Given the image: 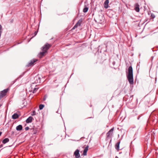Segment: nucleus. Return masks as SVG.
I'll return each instance as SVG.
<instances>
[{"instance_id": "16", "label": "nucleus", "mask_w": 158, "mask_h": 158, "mask_svg": "<svg viewBox=\"0 0 158 158\" xmlns=\"http://www.w3.org/2000/svg\"><path fill=\"white\" fill-rule=\"evenodd\" d=\"M88 7L86 6H85V7L83 9V11L84 12L86 13L88 11Z\"/></svg>"}, {"instance_id": "23", "label": "nucleus", "mask_w": 158, "mask_h": 158, "mask_svg": "<svg viewBox=\"0 0 158 158\" xmlns=\"http://www.w3.org/2000/svg\"><path fill=\"white\" fill-rule=\"evenodd\" d=\"M77 27L76 26V27L75 26V25L74 27L72 28V30H74V29L75 28Z\"/></svg>"}, {"instance_id": "4", "label": "nucleus", "mask_w": 158, "mask_h": 158, "mask_svg": "<svg viewBox=\"0 0 158 158\" xmlns=\"http://www.w3.org/2000/svg\"><path fill=\"white\" fill-rule=\"evenodd\" d=\"M114 130V128H112L107 133L106 136L107 138L109 137L111 138L113 134Z\"/></svg>"}, {"instance_id": "26", "label": "nucleus", "mask_w": 158, "mask_h": 158, "mask_svg": "<svg viewBox=\"0 0 158 158\" xmlns=\"http://www.w3.org/2000/svg\"><path fill=\"white\" fill-rule=\"evenodd\" d=\"M3 146V144H1V145H0V148L2 147Z\"/></svg>"}, {"instance_id": "13", "label": "nucleus", "mask_w": 158, "mask_h": 158, "mask_svg": "<svg viewBox=\"0 0 158 158\" xmlns=\"http://www.w3.org/2000/svg\"><path fill=\"white\" fill-rule=\"evenodd\" d=\"M22 126L21 125H19L16 127V129L18 131H19L22 129Z\"/></svg>"}, {"instance_id": "3", "label": "nucleus", "mask_w": 158, "mask_h": 158, "mask_svg": "<svg viewBox=\"0 0 158 158\" xmlns=\"http://www.w3.org/2000/svg\"><path fill=\"white\" fill-rule=\"evenodd\" d=\"M8 90V89H6L0 92V98H2L4 96Z\"/></svg>"}, {"instance_id": "12", "label": "nucleus", "mask_w": 158, "mask_h": 158, "mask_svg": "<svg viewBox=\"0 0 158 158\" xmlns=\"http://www.w3.org/2000/svg\"><path fill=\"white\" fill-rule=\"evenodd\" d=\"M19 115L17 113H15L13 115H12V118L13 119H15L18 118L19 117Z\"/></svg>"}, {"instance_id": "14", "label": "nucleus", "mask_w": 158, "mask_h": 158, "mask_svg": "<svg viewBox=\"0 0 158 158\" xmlns=\"http://www.w3.org/2000/svg\"><path fill=\"white\" fill-rule=\"evenodd\" d=\"M9 141V139L8 138H6L4 139L2 141V143L3 144H5L8 142Z\"/></svg>"}, {"instance_id": "19", "label": "nucleus", "mask_w": 158, "mask_h": 158, "mask_svg": "<svg viewBox=\"0 0 158 158\" xmlns=\"http://www.w3.org/2000/svg\"><path fill=\"white\" fill-rule=\"evenodd\" d=\"M155 133L154 132V131H153L152 133H151L152 136H154V135H155Z\"/></svg>"}, {"instance_id": "15", "label": "nucleus", "mask_w": 158, "mask_h": 158, "mask_svg": "<svg viewBox=\"0 0 158 158\" xmlns=\"http://www.w3.org/2000/svg\"><path fill=\"white\" fill-rule=\"evenodd\" d=\"M120 142H118L115 145V147L116 149L118 150L119 149V145Z\"/></svg>"}, {"instance_id": "21", "label": "nucleus", "mask_w": 158, "mask_h": 158, "mask_svg": "<svg viewBox=\"0 0 158 158\" xmlns=\"http://www.w3.org/2000/svg\"><path fill=\"white\" fill-rule=\"evenodd\" d=\"M47 97L46 96H45L43 98V100L45 101Z\"/></svg>"}, {"instance_id": "22", "label": "nucleus", "mask_w": 158, "mask_h": 158, "mask_svg": "<svg viewBox=\"0 0 158 158\" xmlns=\"http://www.w3.org/2000/svg\"><path fill=\"white\" fill-rule=\"evenodd\" d=\"M25 130L27 131L29 129V127H26L25 128Z\"/></svg>"}, {"instance_id": "27", "label": "nucleus", "mask_w": 158, "mask_h": 158, "mask_svg": "<svg viewBox=\"0 0 158 158\" xmlns=\"http://www.w3.org/2000/svg\"><path fill=\"white\" fill-rule=\"evenodd\" d=\"M2 134V132H0V136Z\"/></svg>"}, {"instance_id": "11", "label": "nucleus", "mask_w": 158, "mask_h": 158, "mask_svg": "<svg viewBox=\"0 0 158 158\" xmlns=\"http://www.w3.org/2000/svg\"><path fill=\"white\" fill-rule=\"evenodd\" d=\"M88 146H87L85 148L83 152V155L84 156H86L87 155V152L88 151Z\"/></svg>"}, {"instance_id": "29", "label": "nucleus", "mask_w": 158, "mask_h": 158, "mask_svg": "<svg viewBox=\"0 0 158 158\" xmlns=\"http://www.w3.org/2000/svg\"><path fill=\"white\" fill-rule=\"evenodd\" d=\"M1 105H0V107H1Z\"/></svg>"}, {"instance_id": "24", "label": "nucleus", "mask_w": 158, "mask_h": 158, "mask_svg": "<svg viewBox=\"0 0 158 158\" xmlns=\"http://www.w3.org/2000/svg\"><path fill=\"white\" fill-rule=\"evenodd\" d=\"M37 31H35L34 32V34H35V35H36V34H37Z\"/></svg>"}, {"instance_id": "20", "label": "nucleus", "mask_w": 158, "mask_h": 158, "mask_svg": "<svg viewBox=\"0 0 158 158\" xmlns=\"http://www.w3.org/2000/svg\"><path fill=\"white\" fill-rule=\"evenodd\" d=\"M36 114L35 112V111H33V113L32 114V115H34Z\"/></svg>"}, {"instance_id": "2", "label": "nucleus", "mask_w": 158, "mask_h": 158, "mask_svg": "<svg viewBox=\"0 0 158 158\" xmlns=\"http://www.w3.org/2000/svg\"><path fill=\"white\" fill-rule=\"evenodd\" d=\"M51 46L49 44L47 43L42 48L43 52H40L39 54V57L41 58L43 56L44 54L47 52L49 48Z\"/></svg>"}, {"instance_id": "9", "label": "nucleus", "mask_w": 158, "mask_h": 158, "mask_svg": "<svg viewBox=\"0 0 158 158\" xmlns=\"http://www.w3.org/2000/svg\"><path fill=\"white\" fill-rule=\"evenodd\" d=\"M109 3V0H106L104 3V7L106 9L108 7V4Z\"/></svg>"}, {"instance_id": "18", "label": "nucleus", "mask_w": 158, "mask_h": 158, "mask_svg": "<svg viewBox=\"0 0 158 158\" xmlns=\"http://www.w3.org/2000/svg\"><path fill=\"white\" fill-rule=\"evenodd\" d=\"M38 88H35L33 91V93H35L36 92V91L38 90Z\"/></svg>"}, {"instance_id": "5", "label": "nucleus", "mask_w": 158, "mask_h": 158, "mask_svg": "<svg viewBox=\"0 0 158 158\" xmlns=\"http://www.w3.org/2000/svg\"><path fill=\"white\" fill-rule=\"evenodd\" d=\"M79 151L78 149H77L74 152V155L75 156L76 158H79L80 157L79 153Z\"/></svg>"}, {"instance_id": "25", "label": "nucleus", "mask_w": 158, "mask_h": 158, "mask_svg": "<svg viewBox=\"0 0 158 158\" xmlns=\"http://www.w3.org/2000/svg\"><path fill=\"white\" fill-rule=\"evenodd\" d=\"M151 16H152V17L153 18H154L155 17V16L154 15H152Z\"/></svg>"}, {"instance_id": "1", "label": "nucleus", "mask_w": 158, "mask_h": 158, "mask_svg": "<svg viewBox=\"0 0 158 158\" xmlns=\"http://www.w3.org/2000/svg\"><path fill=\"white\" fill-rule=\"evenodd\" d=\"M128 73L127 75L128 80L130 84L134 83L133 78V69L131 66H130L128 69Z\"/></svg>"}, {"instance_id": "10", "label": "nucleus", "mask_w": 158, "mask_h": 158, "mask_svg": "<svg viewBox=\"0 0 158 158\" xmlns=\"http://www.w3.org/2000/svg\"><path fill=\"white\" fill-rule=\"evenodd\" d=\"M82 20L81 19H80L78 22L77 23L75 24V26L77 27L80 26L82 23Z\"/></svg>"}, {"instance_id": "8", "label": "nucleus", "mask_w": 158, "mask_h": 158, "mask_svg": "<svg viewBox=\"0 0 158 158\" xmlns=\"http://www.w3.org/2000/svg\"><path fill=\"white\" fill-rule=\"evenodd\" d=\"M33 118L32 117L30 116L26 120V122L27 123H30L31 122Z\"/></svg>"}, {"instance_id": "6", "label": "nucleus", "mask_w": 158, "mask_h": 158, "mask_svg": "<svg viewBox=\"0 0 158 158\" xmlns=\"http://www.w3.org/2000/svg\"><path fill=\"white\" fill-rule=\"evenodd\" d=\"M37 61V60L36 59H34L32 60H31L30 62L27 65V66H31L34 63Z\"/></svg>"}, {"instance_id": "7", "label": "nucleus", "mask_w": 158, "mask_h": 158, "mask_svg": "<svg viewBox=\"0 0 158 158\" xmlns=\"http://www.w3.org/2000/svg\"><path fill=\"white\" fill-rule=\"evenodd\" d=\"M135 10L137 12H139V5L138 3H136L135 5Z\"/></svg>"}, {"instance_id": "28", "label": "nucleus", "mask_w": 158, "mask_h": 158, "mask_svg": "<svg viewBox=\"0 0 158 158\" xmlns=\"http://www.w3.org/2000/svg\"><path fill=\"white\" fill-rule=\"evenodd\" d=\"M148 136H149V137H150V136L149 134L148 135Z\"/></svg>"}, {"instance_id": "17", "label": "nucleus", "mask_w": 158, "mask_h": 158, "mask_svg": "<svg viewBox=\"0 0 158 158\" xmlns=\"http://www.w3.org/2000/svg\"><path fill=\"white\" fill-rule=\"evenodd\" d=\"M44 107V105H43V104H40V105L39 106V109L40 110H42L43 108Z\"/></svg>"}]
</instances>
